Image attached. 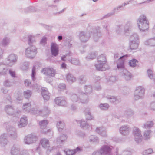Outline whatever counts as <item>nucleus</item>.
Instances as JSON below:
<instances>
[{
  "instance_id": "f257e3e1",
  "label": "nucleus",
  "mask_w": 155,
  "mask_h": 155,
  "mask_svg": "<svg viewBox=\"0 0 155 155\" xmlns=\"http://www.w3.org/2000/svg\"><path fill=\"white\" fill-rule=\"evenodd\" d=\"M137 24L140 31H144L149 28V22L146 16L143 14L140 15L137 21Z\"/></svg>"
},
{
  "instance_id": "f03ea898",
  "label": "nucleus",
  "mask_w": 155,
  "mask_h": 155,
  "mask_svg": "<svg viewBox=\"0 0 155 155\" xmlns=\"http://www.w3.org/2000/svg\"><path fill=\"white\" fill-rule=\"evenodd\" d=\"M113 148L111 146L104 145L100 149L93 152L92 155H111Z\"/></svg>"
},
{
  "instance_id": "7ed1b4c3",
  "label": "nucleus",
  "mask_w": 155,
  "mask_h": 155,
  "mask_svg": "<svg viewBox=\"0 0 155 155\" xmlns=\"http://www.w3.org/2000/svg\"><path fill=\"white\" fill-rule=\"evenodd\" d=\"M145 89L141 86L137 87L134 91V98L135 100L143 99L144 96Z\"/></svg>"
},
{
  "instance_id": "20e7f679",
  "label": "nucleus",
  "mask_w": 155,
  "mask_h": 155,
  "mask_svg": "<svg viewBox=\"0 0 155 155\" xmlns=\"http://www.w3.org/2000/svg\"><path fill=\"white\" fill-rule=\"evenodd\" d=\"M37 53L36 47L34 45H31L25 49V55L28 58H32L35 57Z\"/></svg>"
},
{
  "instance_id": "39448f33",
  "label": "nucleus",
  "mask_w": 155,
  "mask_h": 155,
  "mask_svg": "<svg viewBox=\"0 0 155 155\" xmlns=\"http://www.w3.org/2000/svg\"><path fill=\"white\" fill-rule=\"evenodd\" d=\"M133 133L134 136V139L137 143H139L141 141L142 136L141 134V131L140 129L136 127L133 128Z\"/></svg>"
},
{
  "instance_id": "423d86ee",
  "label": "nucleus",
  "mask_w": 155,
  "mask_h": 155,
  "mask_svg": "<svg viewBox=\"0 0 155 155\" xmlns=\"http://www.w3.org/2000/svg\"><path fill=\"white\" fill-rule=\"evenodd\" d=\"M38 139V137L35 135L30 134L25 136L24 138V142L27 144H30L36 142Z\"/></svg>"
},
{
  "instance_id": "0eeeda50",
  "label": "nucleus",
  "mask_w": 155,
  "mask_h": 155,
  "mask_svg": "<svg viewBox=\"0 0 155 155\" xmlns=\"http://www.w3.org/2000/svg\"><path fill=\"white\" fill-rule=\"evenodd\" d=\"M50 113V111L48 107L44 108L42 110H38L37 109H35L33 112V114L35 115H39L43 117H47Z\"/></svg>"
},
{
  "instance_id": "6e6552de",
  "label": "nucleus",
  "mask_w": 155,
  "mask_h": 155,
  "mask_svg": "<svg viewBox=\"0 0 155 155\" xmlns=\"http://www.w3.org/2000/svg\"><path fill=\"white\" fill-rule=\"evenodd\" d=\"M90 37L89 32L82 31L80 32L79 37L81 41L83 42H86Z\"/></svg>"
},
{
  "instance_id": "1a4fd4ad",
  "label": "nucleus",
  "mask_w": 155,
  "mask_h": 155,
  "mask_svg": "<svg viewBox=\"0 0 155 155\" xmlns=\"http://www.w3.org/2000/svg\"><path fill=\"white\" fill-rule=\"evenodd\" d=\"M18 56L14 54H11L7 58V64L10 66L14 64L17 61Z\"/></svg>"
},
{
  "instance_id": "9d476101",
  "label": "nucleus",
  "mask_w": 155,
  "mask_h": 155,
  "mask_svg": "<svg viewBox=\"0 0 155 155\" xmlns=\"http://www.w3.org/2000/svg\"><path fill=\"white\" fill-rule=\"evenodd\" d=\"M48 124V121L47 120H44L40 121L39 124L40 127V131L43 134H46L50 131V129H47L46 127Z\"/></svg>"
},
{
  "instance_id": "9b49d317",
  "label": "nucleus",
  "mask_w": 155,
  "mask_h": 155,
  "mask_svg": "<svg viewBox=\"0 0 155 155\" xmlns=\"http://www.w3.org/2000/svg\"><path fill=\"white\" fill-rule=\"evenodd\" d=\"M41 72L44 74L52 77H54L56 74L55 70L52 68H44Z\"/></svg>"
},
{
  "instance_id": "f8f14e48",
  "label": "nucleus",
  "mask_w": 155,
  "mask_h": 155,
  "mask_svg": "<svg viewBox=\"0 0 155 155\" xmlns=\"http://www.w3.org/2000/svg\"><path fill=\"white\" fill-rule=\"evenodd\" d=\"M127 55H126L121 57H120V58L117 60V66L118 69L122 70L123 71H124V69H126L125 68L124 64V59L123 58L125 57H127Z\"/></svg>"
},
{
  "instance_id": "ddd939ff",
  "label": "nucleus",
  "mask_w": 155,
  "mask_h": 155,
  "mask_svg": "<svg viewBox=\"0 0 155 155\" xmlns=\"http://www.w3.org/2000/svg\"><path fill=\"white\" fill-rule=\"evenodd\" d=\"M131 129L128 125L122 126L119 129L120 133L122 135L124 136L128 135Z\"/></svg>"
},
{
  "instance_id": "4468645a",
  "label": "nucleus",
  "mask_w": 155,
  "mask_h": 155,
  "mask_svg": "<svg viewBox=\"0 0 155 155\" xmlns=\"http://www.w3.org/2000/svg\"><path fill=\"white\" fill-rule=\"evenodd\" d=\"M96 69L98 71H105L109 68V66L107 64L98 62L95 65Z\"/></svg>"
},
{
  "instance_id": "2eb2a0df",
  "label": "nucleus",
  "mask_w": 155,
  "mask_h": 155,
  "mask_svg": "<svg viewBox=\"0 0 155 155\" xmlns=\"http://www.w3.org/2000/svg\"><path fill=\"white\" fill-rule=\"evenodd\" d=\"M8 141L7 136L6 134H3L0 136V145L1 147H5L8 143Z\"/></svg>"
},
{
  "instance_id": "dca6fc26",
  "label": "nucleus",
  "mask_w": 155,
  "mask_h": 155,
  "mask_svg": "<svg viewBox=\"0 0 155 155\" xmlns=\"http://www.w3.org/2000/svg\"><path fill=\"white\" fill-rule=\"evenodd\" d=\"M66 99L64 97H59L55 98V102L59 106H64L67 104Z\"/></svg>"
},
{
  "instance_id": "f3484780",
  "label": "nucleus",
  "mask_w": 155,
  "mask_h": 155,
  "mask_svg": "<svg viewBox=\"0 0 155 155\" xmlns=\"http://www.w3.org/2000/svg\"><path fill=\"white\" fill-rule=\"evenodd\" d=\"M51 51L52 55L57 56L58 54V48L57 45L55 43H52L51 45Z\"/></svg>"
},
{
  "instance_id": "a211bd4d",
  "label": "nucleus",
  "mask_w": 155,
  "mask_h": 155,
  "mask_svg": "<svg viewBox=\"0 0 155 155\" xmlns=\"http://www.w3.org/2000/svg\"><path fill=\"white\" fill-rule=\"evenodd\" d=\"M28 124V119L26 116H23L20 119V121L18 123L19 127L21 128L25 127Z\"/></svg>"
},
{
  "instance_id": "6ab92c4d",
  "label": "nucleus",
  "mask_w": 155,
  "mask_h": 155,
  "mask_svg": "<svg viewBox=\"0 0 155 155\" xmlns=\"http://www.w3.org/2000/svg\"><path fill=\"white\" fill-rule=\"evenodd\" d=\"M96 132L101 136L103 137L107 136L106 129L103 127H97L96 129Z\"/></svg>"
},
{
  "instance_id": "aec40b11",
  "label": "nucleus",
  "mask_w": 155,
  "mask_h": 155,
  "mask_svg": "<svg viewBox=\"0 0 155 155\" xmlns=\"http://www.w3.org/2000/svg\"><path fill=\"white\" fill-rule=\"evenodd\" d=\"M93 38L94 41L97 42L98 41L101 36V34L99 29L94 28L93 30Z\"/></svg>"
},
{
  "instance_id": "412c9836",
  "label": "nucleus",
  "mask_w": 155,
  "mask_h": 155,
  "mask_svg": "<svg viewBox=\"0 0 155 155\" xmlns=\"http://www.w3.org/2000/svg\"><path fill=\"white\" fill-rule=\"evenodd\" d=\"M5 110L9 115L13 116L14 113L15 108L13 106L10 105H7L5 107Z\"/></svg>"
},
{
  "instance_id": "4be33fe9",
  "label": "nucleus",
  "mask_w": 155,
  "mask_h": 155,
  "mask_svg": "<svg viewBox=\"0 0 155 155\" xmlns=\"http://www.w3.org/2000/svg\"><path fill=\"white\" fill-rule=\"evenodd\" d=\"M41 94L44 100L48 101L49 99L50 94L46 88H42Z\"/></svg>"
},
{
  "instance_id": "5701e85b",
  "label": "nucleus",
  "mask_w": 155,
  "mask_h": 155,
  "mask_svg": "<svg viewBox=\"0 0 155 155\" xmlns=\"http://www.w3.org/2000/svg\"><path fill=\"white\" fill-rule=\"evenodd\" d=\"M80 102L82 103H86L88 102V96L84 93L79 92Z\"/></svg>"
},
{
  "instance_id": "b1692460",
  "label": "nucleus",
  "mask_w": 155,
  "mask_h": 155,
  "mask_svg": "<svg viewBox=\"0 0 155 155\" xmlns=\"http://www.w3.org/2000/svg\"><path fill=\"white\" fill-rule=\"evenodd\" d=\"M23 110L27 112H29L32 111V113L33 114V112L35 109L36 110V109H33L31 110V105L29 103H25L23 104Z\"/></svg>"
},
{
  "instance_id": "393cba45",
  "label": "nucleus",
  "mask_w": 155,
  "mask_h": 155,
  "mask_svg": "<svg viewBox=\"0 0 155 155\" xmlns=\"http://www.w3.org/2000/svg\"><path fill=\"white\" fill-rule=\"evenodd\" d=\"M134 115V111L130 109H128L124 112V116L127 119H130Z\"/></svg>"
},
{
  "instance_id": "a878e982",
  "label": "nucleus",
  "mask_w": 155,
  "mask_h": 155,
  "mask_svg": "<svg viewBox=\"0 0 155 155\" xmlns=\"http://www.w3.org/2000/svg\"><path fill=\"white\" fill-rule=\"evenodd\" d=\"M66 78L68 82L70 84H72L76 81V78L70 73H68L66 75Z\"/></svg>"
},
{
  "instance_id": "bb28decb",
  "label": "nucleus",
  "mask_w": 155,
  "mask_h": 155,
  "mask_svg": "<svg viewBox=\"0 0 155 155\" xmlns=\"http://www.w3.org/2000/svg\"><path fill=\"white\" fill-rule=\"evenodd\" d=\"M20 148L14 145L11 148L10 153L12 155H17L20 154Z\"/></svg>"
},
{
  "instance_id": "cd10ccee",
  "label": "nucleus",
  "mask_w": 155,
  "mask_h": 155,
  "mask_svg": "<svg viewBox=\"0 0 155 155\" xmlns=\"http://www.w3.org/2000/svg\"><path fill=\"white\" fill-rule=\"evenodd\" d=\"M122 76L127 81L130 80L132 77L131 73L126 69L124 70Z\"/></svg>"
},
{
  "instance_id": "c85d7f7f",
  "label": "nucleus",
  "mask_w": 155,
  "mask_h": 155,
  "mask_svg": "<svg viewBox=\"0 0 155 155\" xmlns=\"http://www.w3.org/2000/svg\"><path fill=\"white\" fill-rule=\"evenodd\" d=\"M9 43V38L7 37H5L1 41L0 43V45L5 47L7 46Z\"/></svg>"
},
{
  "instance_id": "c756f323",
  "label": "nucleus",
  "mask_w": 155,
  "mask_h": 155,
  "mask_svg": "<svg viewBox=\"0 0 155 155\" xmlns=\"http://www.w3.org/2000/svg\"><path fill=\"white\" fill-rule=\"evenodd\" d=\"M84 112L86 120H91L93 118V116L91 115L90 110L89 109H86Z\"/></svg>"
},
{
  "instance_id": "7c9ffc66",
  "label": "nucleus",
  "mask_w": 155,
  "mask_h": 155,
  "mask_svg": "<svg viewBox=\"0 0 155 155\" xmlns=\"http://www.w3.org/2000/svg\"><path fill=\"white\" fill-rule=\"evenodd\" d=\"M67 136L64 134H61L57 138V141L59 143H62L67 139Z\"/></svg>"
},
{
  "instance_id": "2f4dec72",
  "label": "nucleus",
  "mask_w": 155,
  "mask_h": 155,
  "mask_svg": "<svg viewBox=\"0 0 155 155\" xmlns=\"http://www.w3.org/2000/svg\"><path fill=\"white\" fill-rule=\"evenodd\" d=\"M41 143L42 147L44 148H47L50 146L48 140L45 138L41 140Z\"/></svg>"
},
{
  "instance_id": "473e14b6",
  "label": "nucleus",
  "mask_w": 155,
  "mask_h": 155,
  "mask_svg": "<svg viewBox=\"0 0 155 155\" xmlns=\"http://www.w3.org/2000/svg\"><path fill=\"white\" fill-rule=\"evenodd\" d=\"M153 122L152 121H149L144 123L142 127L145 129L150 128L153 126Z\"/></svg>"
},
{
  "instance_id": "72a5a7b5",
  "label": "nucleus",
  "mask_w": 155,
  "mask_h": 155,
  "mask_svg": "<svg viewBox=\"0 0 155 155\" xmlns=\"http://www.w3.org/2000/svg\"><path fill=\"white\" fill-rule=\"evenodd\" d=\"M145 44L147 45L155 47V38L149 39L145 42Z\"/></svg>"
},
{
  "instance_id": "f704fd0d",
  "label": "nucleus",
  "mask_w": 155,
  "mask_h": 155,
  "mask_svg": "<svg viewBox=\"0 0 155 155\" xmlns=\"http://www.w3.org/2000/svg\"><path fill=\"white\" fill-rule=\"evenodd\" d=\"M139 41L130 42V47L131 50L136 49L138 46Z\"/></svg>"
},
{
  "instance_id": "c9c22d12",
  "label": "nucleus",
  "mask_w": 155,
  "mask_h": 155,
  "mask_svg": "<svg viewBox=\"0 0 155 155\" xmlns=\"http://www.w3.org/2000/svg\"><path fill=\"white\" fill-rule=\"evenodd\" d=\"M65 124L64 123L61 121H59L57 123V127L58 131L61 132L64 128Z\"/></svg>"
},
{
  "instance_id": "e433bc0d",
  "label": "nucleus",
  "mask_w": 155,
  "mask_h": 155,
  "mask_svg": "<svg viewBox=\"0 0 155 155\" xmlns=\"http://www.w3.org/2000/svg\"><path fill=\"white\" fill-rule=\"evenodd\" d=\"M98 62L107 64L105 56L104 54H101L97 58Z\"/></svg>"
},
{
  "instance_id": "4c0bfd02",
  "label": "nucleus",
  "mask_w": 155,
  "mask_h": 155,
  "mask_svg": "<svg viewBox=\"0 0 155 155\" xmlns=\"http://www.w3.org/2000/svg\"><path fill=\"white\" fill-rule=\"evenodd\" d=\"M78 81L80 84H84L87 81L86 78L84 75H81L78 77Z\"/></svg>"
},
{
  "instance_id": "58836bf2",
  "label": "nucleus",
  "mask_w": 155,
  "mask_h": 155,
  "mask_svg": "<svg viewBox=\"0 0 155 155\" xmlns=\"http://www.w3.org/2000/svg\"><path fill=\"white\" fill-rule=\"evenodd\" d=\"M138 62V61L137 60L133 59L130 61L129 62V65L130 67L134 68L137 66Z\"/></svg>"
},
{
  "instance_id": "ea45409f",
  "label": "nucleus",
  "mask_w": 155,
  "mask_h": 155,
  "mask_svg": "<svg viewBox=\"0 0 155 155\" xmlns=\"http://www.w3.org/2000/svg\"><path fill=\"white\" fill-rule=\"evenodd\" d=\"M8 71V69L5 67L4 65L0 64V75L6 74Z\"/></svg>"
},
{
  "instance_id": "a19ab883",
  "label": "nucleus",
  "mask_w": 155,
  "mask_h": 155,
  "mask_svg": "<svg viewBox=\"0 0 155 155\" xmlns=\"http://www.w3.org/2000/svg\"><path fill=\"white\" fill-rule=\"evenodd\" d=\"M151 132V130H147L144 132L143 136L145 140H147L150 138Z\"/></svg>"
},
{
  "instance_id": "79ce46f5",
  "label": "nucleus",
  "mask_w": 155,
  "mask_h": 155,
  "mask_svg": "<svg viewBox=\"0 0 155 155\" xmlns=\"http://www.w3.org/2000/svg\"><path fill=\"white\" fill-rule=\"evenodd\" d=\"M81 127L84 129H87L89 128L90 126L86 122L83 120H81L80 123Z\"/></svg>"
},
{
  "instance_id": "37998d69",
  "label": "nucleus",
  "mask_w": 155,
  "mask_h": 155,
  "mask_svg": "<svg viewBox=\"0 0 155 155\" xmlns=\"http://www.w3.org/2000/svg\"><path fill=\"white\" fill-rule=\"evenodd\" d=\"M134 41H139L138 35L135 33L132 34L130 37V42H133Z\"/></svg>"
},
{
  "instance_id": "c03bdc74",
  "label": "nucleus",
  "mask_w": 155,
  "mask_h": 155,
  "mask_svg": "<svg viewBox=\"0 0 155 155\" xmlns=\"http://www.w3.org/2000/svg\"><path fill=\"white\" fill-rule=\"evenodd\" d=\"M6 129L9 134L12 131L14 134H13V135L14 136H15V127L11 126H8L7 127Z\"/></svg>"
},
{
  "instance_id": "a18cd8bd",
  "label": "nucleus",
  "mask_w": 155,
  "mask_h": 155,
  "mask_svg": "<svg viewBox=\"0 0 155 155\" xmlns=\"http://www.w3.org/2000/svg\"><path fill=\"white\" fill-rule=\"evenodd\" d=\"M124 29V26L123 25H117L116 27V32L117 34H120Z\"/></svg>"
},
{
  "instance_id": "49530a36",
  "label": "nucleus",
  "mask_w": 155,
  "mask_h": 155,
  "mask_svg": "<svg viewBox=\"0 0 155 155\" xmlns=\"http://www.w3.org/2000/svg\"><path fill=\"white\" fill-rule=\"evenodd\" d=\"M68 61L69 62L74 65H79L80 64L79 60L77 59L71 58V59H69Z\"/></svg>"
},
{
  "instance_id": "de8ad7c7",
  "label": "nucleus",
  "mask_w": 155,
  "mask_h": 155,
  "mask_svg": "<svg viewBox=\"0 0 155 155\" xmlns=\"http://www.w3.org/2000/svg\"><path fill=\"white\" fill-rule=\"evenodd\" d=\"M132 24L130 21L127 22L124 26V31L125 33L129 31V28L132 26Z\"/></svg>"
},
{
  "instance_id": "09e8293b",
  "label": "nucleus",
  "mask_w": 155,
  "mask_h": 155,
  "mask_svg": "<svg viewBox=\"0 0 155 155\" xmlns=\"http://www.w3.org/2000/svg\"><path fill=\"white\" fill-rule=\"evenodd\" d=\"M71 101L73 102H80L79 96H78L75 94H72L71 97Z\"/></svg>"
},
{
  "instance_id": "8fccbe9b",
  "label": "nucleus",
  "mask_w": 155,
  "mask_h": 155,
  "mask_svg": "<svg viewBox=\"0 0 155 155\" xmlns=\"http://www.w3.org/2000/svg\"><path fill=\"white\" fill-rule=\"evenodd\" d=\"M35 41V37L32 35H29L28 36V43L30 46L31 45V44Z\"/></svg>"
},
{
  "instance_id": "3c124183",
  "label": "nucleus",
  "mask_w": 155,
  "mask_h": 155,
  "mask_svg": "<svg viewBox=\"0 0 155 155\" xmlns=\"http://www.w3.org/2000/svg\"><path fill=\"white\" fill-rule=\"evenodd\" d=\"M109 107V105L107 103H101L99 105V107L101 110H107Z\"/></svg>"
},
{
  "instance_id": "603ef678",
  "label": "nucleus",
  "mask_w": 155,
  "mask_h": 155,
  "mask_svg": "<svg viewBox=\"0 0 155 155\" xmlns=\"http://www.w3.org/2000/svg\"><path fill=\"white\" fill-rule=\"evenodd\" d=\"M90 142H98L99 141L98 137L96 136L91 135L89 137Z\"/></svg>"
},
{
  "instance_id": "864d4df0",
  "label": "nucleus",
  "mask_w": 155,
  "mask_h": 155,
  "mask_svg": "<svg viewBox=\"0 0 155 155\" xmlns=\"http://www.w3.org/2000/svg\"><path fill=\"white\" fill-rule=\"evenodd\" d=\"M84 91L87 94H90L92 91V87L91 85H85L84 87Z\"/></svg>"
},
{
  "instance_id": "5fc2aeb1",
  "label": "nucleus",
  "mask_w": 155,
  "mask_h": 155,
  "mask_svg": "<svg viewBox=\"0 0 155 155\" xmlns=\"http://www.w3.org/2000/svg\"><path fill=\"white\" fill-rule=\"evenodd\" d=\"M147 73L149 78L150 79H153L155 78V74L152 71L149 69L147 70Z\"/></svg>"
},
{
  "instance_id": "6e6d98bb",
  "label": "nucleus",
  "mask_w": 155,
  "mask_h": 155,
  "mask_svg": "<svg viewBox=\"0 0 155 155\" xmlns=\"http://www.w3.org/2000/svg\"><path fill=\"white\" fill-rule=\"evenodd\" d=\"M96 53L94 52H91L86 57L87 60L89 59H93L96 58Z\"/></svg>"
},
{
  "instance_id": "4d7b16f0",
  "label": "nucleus",
  "mask_w": 155,
  "mask_h": 155,
  "mask_svg": "<svg viewBox=\"0 0 155 155\" xmlns=\"http://www.w3.org/2000/svg\"><path fill=\"white\" fill-rule=\"evenodd\" d=\"M32 93L31 91L27 90L24 92V97L26 98H28L31 97Z\"/></svg>"
},
{
  "instance_id": "13d9d810",
  "label": "nucleus",
  "mask_w": 155,
  "mask_h": 155,
  "mask_svg": "<svg viewBox=\"0 0 155 155\" xmlns=\"http://www.w3.org/2000/svg\"><path fill=\"white\" fill-rule=\"evenodd\" d=\"M153 152L152 149L149 148L148 149L145 150L142 153L143 155H147L152 154L153 153Z\"/></svg>"
},
{
  "instance_id": "bf43d9fd",
  "label": "nucleus",
  "mask_w": 155,
  "mask_h": 155,
  "mask_svg": "<svg viewBox=\"0 0 155 155\" xmlns=\"http://www.w3.org/2000/svg\"><path fill=\"white\" fill-rule=\"evenodd\" d=\"M29 66V63L27 62H25L22 64L21 66V69L23 70H27Z\"/></svg>"
},
{
  "instance_id": "052dcab7",
  "label": "nucleus",
  "mask_w": 155,
  "mask_h": 155,
  "mask_svg": "<svg viewBox=\"0 0 155 155\" xmlns=\"http://www.w3.org/2000/svg\"><path fill=\"white\" fill-rule=\"evenodd\" d=\"M63 152L66 155H73L74 154L73 149H66L63 151Z\"/></svg>"
},
{
  "instance_id": "680f3d73",
  "label": "nucleus",
  "mask_w": 155,
  "mask_h": 155,
  "mask_svg": "<svg viewBox=\"0 0 155 155\" xmlns=\"http://www.w3.org/2000/svg\"><path fill=\"white\" fill-rule=\"evenodd\" d=\"M13 84V82L8 80H5L4 83V85L7 87H10L12 86Z\"/></svg>"
},
{
  "instance_id": "e2e57ef3",
  "label": "nucleus",
  "mask_w": 155,
  "mask_h": 155,
  "mask_svg": "<svg viewBox=\"0 0 155 155\" xmlns=\"http://www.w3.org/2000/svg\"><path fill=\"white\" fill-rule=\"evenodd\" d=\"M36 11V8L32 6H30L27 8L25 10V11L26 12H33Z\"/></svg>"
},
{
  "instance_id": "0e129e2a",
  "label": "nucleus",
  "mask_w": 155,
  "mask_h": 155,
  "mask_svg": "<svg viewBox=\"0 0 155 155\" xmlns=\"http://www.w3.org/2000/svg\"><path fill=\"white\" fill-rule=\"evenodd\" d=\"M73 150L74 154L78 153L83 151L82 148L79 147H78L75 149Z\"/></svg>"
},
{
  "instance_id": "69168bd1",
  "label": "nucleus",
  "mask_w": 155,
  "mask_h": 155,
  "mask_svg": "<svg viewBox=\"0 0 155 155\" xmlns=\"http://www.w3.org/2000/svg\"><path fill=\"white\" fill-rule=\"evenodd\" d=\"M117 81V79L115 76H111L107 80V81L114 83L115 82Z\"/></svg>"
},
{
  "instance_id": "338daca9",
  "label": "nucleus",
  "mask_w": 155,
  "mask_h": 155,
  "mask_svg": "<svg viewBox=\"0 0 155 155\" xmlns=\"http://www.w3.org/2000/svg\"><path fill=\"white\" fill-rule=\"evenodd\" d=\"M21 111L18 108H17L16 110L15 109L14 113V116H15L16 117H19L20 115L21 114Z\"/></svg>"
},
{
  "instance_id": "774afa93",
  "label": "nucleus",
  "mask_w": 155,
  "mask_h": 155,
  "mask_svg": "<svg viewBox=\"0 0 155 155\" xmlns=\"http://www.w3.org/2000/svg\"><path fill=\"white\" fill-rule=\"evenodd\" d=\"M66 87L65 85L64 84H60L58 86V91H61L65 89Z\"/></svg>"
}]
</instances>
